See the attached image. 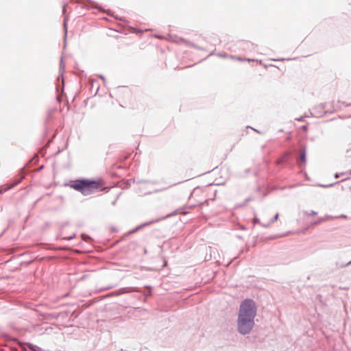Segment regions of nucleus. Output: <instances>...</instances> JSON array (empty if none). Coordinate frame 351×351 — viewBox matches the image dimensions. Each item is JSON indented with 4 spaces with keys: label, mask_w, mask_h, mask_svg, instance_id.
Returning a JSON list of instances; mask_svg holds the SVG:
<instances>
[{
    "label": "nucleus",
    "mask_w": 351,
    "mask_h": 351,
    "mask_svg": "<svg viewBox=\"0 0 351 351\" xmlns=\"http://www.w3.org/2000/svg\"><path fill=\"white\" fill-rule=\"evenodd\" d=\"M300 160L302 163H306V151L304 149H302L300 151Z\"/></svg>",
    "instance_id": "423d86ee"
},
{
    "label": "nucleus",
    "mask_w": 351,
    "mask_h": 351,
    "mask_svg": "<svg viewBox=\"0 0 351 351\" xmlns=\"http://www.w3.org/2000/svg\"><path fill=\"white\" fill-rule=\"evenodd\" d=\"M341 217H342V218H346V216H344V215L341 216Z\"/></svg>",
    "instance_id": "9d476101"
},
{
    "label": "nucleus",
    "mask_w": 351,
    "mask_h": 351,
    "mask_svg": "<svg viewBox=\"0 0 351 351\" xmlns=\"http://www.w3.org/2000/svg\"><path fill=\"white\" fill-rule=\"evenodd\" d=\"M254 324V319L239 315L238 330L240 333L243 335L249 333L252 330Z\"/></svg>",
    "instance_id": "20e7f679"
},
{
    "label": "nucleus",
    "mask_w": 351,
    "mask_h": 351,
    "mask_svg": "<svg viewBox=\"0 0 351 351\" xmlns=\"http://www.w3.org/2000/svg\"><path fill=\"white\" fill-rule=\"evenodd\" d=\"M190 200L193 202L192 204L188 206V208L190 209L201 206L203 204L208 205V204L207 197L204 195V191L198 189L193 191L190 197Z\"/></svg>",
    "instance_id": "7ed1b4c3"
},
{
    "label": "nucleus",
    "mask_w": 351,
    "mask_h": 351,
    "mask_svg": "<svg viewBox=\"0 0 351 351\" xmlns=\"http://www.w3.org/2000/svg\"><path fill=\"white\" fill-rule=\"evenodd\" d=\"M333 217H330V216H326L324 217H321V218H319L317 221H315L313 224H318V223H320L323 221H329V220H331L332 219Z\"/></svg>",
    "instance_id": "0eeeda50"
},
{
    "label": "nucleus",
    "mask_w": 351,
    "mask_h": 351,
    "mask_svg": "<svg viewBox=\"0 0 351 351\" xmlns=\"http://www.w3.org/2000/svg\"><path fill=\"white\" fill-rule=\"evenodd\" d=\"M317 215V213H316V212H314V211H311L310 213H306L305 214V217H304V218H305V219H306V221H308V218H309V217H310V215Z\"/></svg>",
    "instance_id": "1a4fd4ad"
},
{
    "label": "nucleus",
    "mask_w": 351,
    "mask_h": 351,
    "mask_svg": "<svg viewBox=\"0 0 351 351\" xmlns=\"http://www.w3.org/2000/svg\"><path fill=\"white\" fill-rule=\"evenodd\" d=\"M286 157H287V154H285L284 156H282V157H280V158L277 160V162H277V164H278V165H280V164L282 163V162L285 161V160Z\"/></svg>",
    "instance_id": "6e6552de"
},
{
    "label": "nucleus",
    "mask_w": 351,
    "mask_h": 351,
    "mask_svg": "<svg viewBox=\"0 0 351 351\" xmlns=\"http://www.w3.org/2000/svg\"><path fill=\"white\" fill-rule=\"evenodd\" d=\"M70 187L80 192L84 195H89L95 192L103 191L105 189L104 183L101 179L77 180L70 184Z\"/></svg>",
    "instance_id": "f257e3e1"
},
{
    "label": "nucleus",
    "mask_w": 351,
    "mask_h": 351,
    "mask_svg": "<svg viewBox=\"0 0 351 351\" xmlns=\"http://www.w3.org/2000/svg\"><path fill=\"white\" fill-rule=\"evenodd\" d=\"M278 217V213H272L270 212H266L261 215L260 219H258V222L263 226H268L270 224L273 223L275 221L277 220Z\"/></svg>",
    "instance_id": "39448f33"
},
{
    "label": "nucleus",
    "mask_w": 351,
    "mask_h": 351,
    "mask_svg": "<svg viewBox=\"0 0 351 351\" xmlns=\"http://www.w3.org/2000/svg\"><path fill=\"white\" fill-rule=\"evenodd\" d=\"M256 314L255 303L252 300H245L240 306L239 316L254 319Z\"/></svg>",
    "instance_id": "f03ea898"
}]
</instances>
